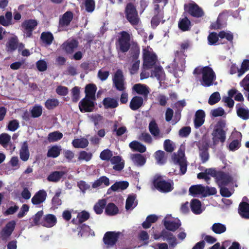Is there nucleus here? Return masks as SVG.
<instances>
[{"mask_svg": "<svg viewBox=\"0 0 249 249\" xmlns=\"http://www.w3.org/2000/svg\"><path fill=\"white\" fill-rule=\"evenodd\" d=\"M204 186L199 184L192 186L189 188V194L194 196H201L204 197Z\"/></svg>", "mask_w": 249, "mask_h": 249, "instance_id": "31", "label": "nucleus"}, {"mask_svg": "<svg viewBox=\"0 0 249 249\" xmlns=\"http://www.w3.org/2000/svg\"><path fill=\"white\" fill-rule=\"evenodd\" d=\"M40 38L44 44L50 45L53 40V36L50 32H43L41 35Z\"/></svg>", "mask_w": 249, "mask_h": 249, "instance_id": "50", "label": "nucleus"}, {"mask_svg": "<svg viewBox=\"0 0 249 249\" xmlns=\"http://www.w3.org/2000/svg\"><path fill=\"white\" fill-rule=\"evenodd\" d=\"M211 229L214 233L216 234H221L226 231V227L223 224L216 223L213 224Z\"/></svg>", "mask_w": 249, "mask_h": 249, "instance_id": "54", "label": "nucleus"}, {"mask_svg": "<svg viewBox=\"0 0 249 249\" xmlns=\"http://www.w3.org/2000/svg\"><path fill=\"white\" fill-rule=\"evenodd\" d=\"M190 26L191 22L186 17L181 19L178 22V27L183 31L188 30Z\"/></svg>", "mask_w": 249, "mask_h": 249, "instance_id": "55", "label": "nucleus"}, {"mask_svg": "<svg viewBox=\"0 0 249 249\" xmlns=\"http://www.w3.org/2000/svg\"><path fill=\"white\" fill-rule=\"evenodd\" d=\"M220 98L219 93L217 91L214 92L210 96L208 103L210 105H213L219 102Z\"/></svg>", "mask_w": 249, "mask_h": 249, "instance_id": "62", "label": "nucleus"}, {"mask_svg": "<svg viewBox=\"0 0 249 249\" xmlns=\"http://www.w3.org/2000/svg\"><path fill=\"white\" fill-rule=\"evenodd\" d=\"M241 141L239 139H234L231 141L228 146L229 150L234 151L238 149L241 146Z\"/></svg>", "mask_w": 249, "mask_h": 249, "instance_id": "61", "label": "nucleus"}, {"mask_svg": "<svg viewBox=\"0 0 249 249\" xmlns=\"http://www.w3.org/2000/svg\"><path fill=\"white\" fill-rule=\"evenodd\" d=\"M185 57L186 56L182 52L177 51L175 54L174 62L172 64V67L176 68V70L178 69L181 71H184L185 67Z\"/></svg>", "mask_w": 249, "mask_h": 249, "instance_id": "14", "label": "nucleus"}, {"mask_svg": "<svg viewBox=\"0 0 249 249\" xmlns=\"http://www.w3.org/2000/svg\"><path fill=\"white\" fill-rule=\"evenodd\" d=\"M113 85L119 91H124L126 89V83L124 81L123 72L118 70L112 78Z\"/></svg>", "mask_w": 249, "mask_h": 249, "instance_id": "9", "label": "nucleus"}, {"mask_svg": "<svg viewBox=\"0 0 249 249\" xmlns=\"http://www.w3.org/2000/svg\"><path fill=\"white\" fill-rule=\"evenodd\" d=\"M201 79L200 80L201 85L205 87H210L214 84L216 79L215 72L209 67H205L201 69Z\"/></svg>", "mask_w": 249, "mask_h": 249, "instance_id": "4", "label": "nucleus"}, {"mask_svg": "<svg viewBox=\"0 0 249 249\" xmlns=\"http://www.w3.org/2000/svg\"><path fill=\"white\" fill-rule=\"evenodd\" d=\"M163 17L162 9H160L159 5L154 6V16L152 18L151 24L153 28H156L160 23Z\"/></svg>", "mask_w": 249, "mask_h": 249, "instance_id": "18", "label": "nucleus"}, {"mask_svg": "<svg viewBox=\"0 0 249 249\" xmlns=\"http://www.w3.org/2000/svg\"><path fill=\"white\" fill-rule=\"evenodd\" d=\"M129 147L133 150L143 153L146 151V147L137 141H133L129 144Z\"/></svg>", "mask_w": 249, "mask_h": 249, "instance_id": "47", "label": "nucleus"}, {"mask_svg": "<svg viewBox=\"0 0 249 249\" xmlns=\"http://www.w3.org/2000/svg\"><path fill=\"white\" fill-rule=\"evenodd\" d=\"M190 207L192 212L196 214H199L202 213L204 209L202 207L201 202L196 199L192 200Z\"/></svg>", "mask_w": 249, "mask_h": 249, "instance_id": "27", "label": "nucleus"}, {"mask_svg": "<svg viewBox=\"0 0 249 249\" xmlns=\"http://www.w3.org/2000/svg\"><path fill=\"white\" fill-rule=\"evenodd\" d=\"M32 117L37 118L40 116L42 113V107L40 105L35 106L31 110Z\"/></svg>", "mask_w": 249, "mask_h": 249, "instance_id": "60", "label": "nucleus"}, {"mask_svg": "<svg viewBox=\"0 0 249 249\" xmlns=\"http://www.w3.org/2000/svg\"><path fill=\"white\" fill-rule=\"evenodd\" d=\"M73 18V14L71 12H66L60 18L59 28L63 29L68 26Z\"/></svg>", "mask_w": 249, "mask_h": 249, "instance_id": "23", "label": "nucleus"}, {"mask_svg": "<svg viewBox=\"0 0 249 249\" xmlns=\"http://www.w3.org/2000/svg\"><path fill=\"white\" fill-rule=\"evenodd\" d=\"M142 97L136 96L132 98L130 102L129 107L132 110H136L142 107L143 104Z\"/></svg>", "mask_w": 249, "mask_h": 249, "instance_id": "33", "label": "nucleus"}, {"mask_svg": "<svg viewBox=\"0 0 249 249\" xmlns=\"http://www.w3.org/2000/svg\"><path fill=\"white\" fill-rule=\"evenodd\" d=\"M92 157V154L91 152H88L86 151H81L79 152L78 160H84L85 161H89Z\"/></svg>", "mask_w": 249, "mask_h": 249, "instance_id": "59", "label": "nucleus"}, {"mask_svg": "<svg viewBox=\"0 0 249 249\" xmlns=\"http://www.w3.org/2000/svg\"><path fill=\"white\" fill-rule=\"evenodd\" d=\"M228 95L231 97H234V100L236 101L242 102L244 99L242 93L235 89H232L229 90Z\"/></svg>", "mask_w": 249, "mask_h": 249, "instance_id": "52", "label": "nucleus"}, {"mask_svg": "<svg viewBox=\"0 0 249 249\" xmlns=\"http://www.w3.org/2000/svg\"><path fill=\"white\" fill-rule=\"evenodd\" d=\"M61 151V147L58 145H54L50 147L47 152L48 157L55 158L59 156Z\"/></svg>", "mask_w": 249, "mask_h": 249, "instance_id": "45", "label": "nucleus"}, {"mask_svg": "<svg viewBox=\"0 0 249 249\" xmlns=\"http://www.w3.org/2000/svg\"><path fill=\"white\" fill-rule=\"evenodd\" d=\"M140 54V50L136 49L130 58V66L128 69L131 74L136 73L139 69L140 60L138 59Z\"/></svg>", "mask_w": 249, "mask_h": 249, "instance_id": "13", "label": "nucleus"}, {"mask_svg": "<svg viewBox=\"0 0 249 249\" xmlns=\"http://www.w3.org/2000/svg\"><path fill=\"white\" fill-rule=\"evenodd\" d=\"M72 144L75 148H84L88 145L89 142L87 139L81 138L73 140Z\"/></svg>", "mask_w": 249, "mask_h": 249, "instance_id": "44", "label": "nucleus"}, {"mask_svg": "<svg viewBox=\"0 0 249 249\" xmlns=\"http://www.w3.org/2000/svg\"><path fill=\"white\" fill-rule=\"evenodd\" d=\"M136 198V196L135 195L132 194L128 196L125 204L126 210H132L137 205V201Z\"/></svg>", "mask_w": 249, "mask_h": 249, "instance_id": "41", "label": "nucleus"}, {"mask_svg": "<svg viewBox=\"0 0 249 249\" xmlns=\"http://www.w3.org/2000/svg\"><path fill=\"white\" fill-rule=\"evenodd\" d=\"M164 152L163 151H157L155 154V159L159 164H163L165 161Z\"/></svg>", "mask_w": 249, "mask_h": 249, "instance_id": "63", "label": "nucleus"}, {"mask_svg": "<svg viewBox=\"0 0 249 249\" xmlns=\"http://www.w3.org/2000/svg\"><path fill=\"white\" fill-rule=\"evenodd\" d=\"M142 57L144 69H152L159 63L157 55L149 46L143 48Z\"/></svg>", "mask_w": 249, "mask_h": 249, "instance_id": "3", "label": "nucleus"}, {"mask_svg": "<svg viewBox=\"0 0 249 249\" xmlns=\"http://www.w3.org/2000/svg\"><path fill=\"white\" fill-rule=\"evenodd\" d=\"M236 179L229 173L218 171L215 181L218 186L232 185L235 182Z\"/></svg>", "mask_w": 249, "mask_h": 249, "instance_id": "6", "label": "nucleus"}, {"mask_svg": "<svg viewBox=\"0 0 249 249\" xmlns=\"http://www.w3.org/2000/svg\"><path fill=\"white\" fill-rule=\"evenodd\" d=\"M120 36L116 42L117 49L122 53L127 52L130 48V35L125 31L119 33Z\"/></svg>", "mask_w": 249, "mask_h": 249, "instance_id": "5", "label": "nucleus"}, {"mask_svg": "<svg viewBox=\"0 0 249 249\" xmlns=\"http://www.w3.org/2000/svg\"><path fill=\"white\" fill-rule=\"evenodd\" d=\"M163 224L167 230L172 231H176L181 225L179 219L175 218L169 214L167 215L164 218Z\"/></svg>", "mask_w": 249, "mask_h": 249, "instance_id": "12", "label": "nucleus"}, {"mask_svg": "<svg viewBox=\"0 0 249 249\" xmlns=\"http://www.w3.org/2000/svg\"><path fill=\"white\" fill-rule=\"evenodd\" d=\"M63 134L58 131L50 133L48 136V141L50 142H53L61 140L63 137Z\"/></svg>", "mask_w": 249, "mask_h": 249, "instance_id": "48", "label": "nucleus"}, {"mask_svg": "<svg viewBox=\"0 0 249 249\" xmlns=\"http://www.w3.org/2000/svg\"><path fill=\"white\" fill-rule=\"evenodd\" d=\"M128 185L127 181L116 182L108 189L107 192L109 193L111 191L115 192L124 190L127 188Z\"/></svg>", "mask_w": 249, "mask_h": 249, "instance_id": "39", "label": "nucleus"}, {"mask_svg": "<svg viewBox=\"0 0 249 249\" xmlns=\"http://www.w3.org/2000/svg\"><path fill=\"white\" fill-rule=\"evenodd\" d=\"M106 205V201L105 199H101L94 205V210L97 214H101L103 213V209Z\"/></svg>", "mask_w": 249, "mask_h": 249, "instance_id": "56", "label": "nucleus"}, {"mask_svg": "<svg viewBox=\"0 0 249 249\" xmlns=\"http://www.w3.org/2000/svg\"><path fill=\"white\" fill-rule=\"evenodd\" d=\"M16 226L14 220L9 221L1 230L0 233V238L3 240H7L11 235Z\"/></svg>", "mask_w": 249, "mask_h": 249, "instance_id": "17", "label": "nucleus"}, {"mask_svg": "<svg viewBox=\"0 0 249 249\" xmlns=\"http://www.w3.org/2000/svg\"><path fill=\"white\" fill-rule=\"evenodd\" d=\"M172 160L175 164L179 166L180 172L182 175H184L186 172L187 166L184 152L179 149L177 153L173 154Z\"/></svg>", "mask_w": 249, "mask_h": 249, "instance_id": "7", "label": "nucleus"}, {"mask_svg": "<svg viewBox=\"0 0 249 249\" xmlns=\"http://www.w3.org/2000/svg\"><path fill=\"white\" fill-rule=\"evenodd\" d=\"M205 113L203 110H197L195 114L194 125L196 128L200 127L204 123Z\"/></svg>", "mask_w": 249, "mask_h": 249, "instance_id": "25", "label": "nucleus"}, {"mask_svg": "<svg viewBox=\"0 0 249 249\" xmlns=\"http://www.w3.org/2000/svg\"><path fill=\"white\" fill-rule=\"evenodd\" d=\"M122 234L120 232L108 231L104 235V243L108 246H112Z\"/></svg>", "mask_w": 249, "mask_h": 249, "instance_id": "16", "label": "nucleus"}, {"mask_svg": "<svg viewBox=\"0 0 249 249\" xmlns=\"http://www.w3.org/2000/svg\"><path fill=\"white\" fill-rule=\"evenodd\" d=\"M154 70L151 72V76H154L159 81H162L164 79L165 74L162 68L157 64L153 67Z\"/></svg>", "mask_w": 249, "mask_h": 249, "instance_id": "30", "label": "nucleus"}, {"mask_svg": "<svg viewBox=\"0 0 249 249\" xmlns=\"http://www.w3.org/2000/svg\"><path fill=\"white\" fill-rule=\"evenodd\" d=\"M37 25L36 20L34 19H29L24 21L21 25L24 36L27 37H31L32 35L33 31L35 30Z\"/></svg>", "mask_w": 249, "mask_h": 249, "instance_id": "15", "label": "nucleus"}, {"mask_svg": "<svg viewBox=\"0 0 249 249\" xmlns=\"http://www.w3.org/2000/svg\"><path fill=\"white\" fill-rule=\"evenodd\" d=\"M158 219L157 215L151 214L148 215L146 220L142 223V226L144 229H148L150 227L151 224L156 222Z\"/></svg>", "mask_w": 249, "mask_h": 249, "instance_id": "51", "label": "nucleus"}, {"mask_svg": "<svg viewBox=\"0 0 249 249\" xmlns=\"http://www.w3.org/2000/svg\"><path fill=\"white\" fill-rule=\"evenodd\" d=\"M130 157L134 164L138 166H143L146 162V159L140 154H132Z\"/></svg>", "mask_w": 249, "mask_h": 249, "instance_id": "40", "label": "nucleus"}, {"mask_svg": "<svg viewBox=\"0 0 249 249\" xmlns=\"http://www.w3.org/2000/svg\"><path fill=\"white\" fill-rule=\"evenodd\" d=\"M226 122L224 120L218 121L214 126L212 133L213 145L215 146L219 142L224 143L226 139Z\"/></svg>", "mask_w": 249, "mask_h": 249, "instance_id": "2", "label": "nucleus"}, {"mask_svg": "<svg viewBox=\"0 0 249 249\" xmlns=\"http://www.w3.org/2000/svg\"><path fill=\"white\" fill-rule=\"evenodd\" d=\"M6 50L8 52H13L15 51L18 46V38L13 35L9 37L6 43Z\"/></svg>", "mask_w": 249, "mask_h": 249, "instance_id": "22", "label": "nucleus"}, {"mask_svg": "<svg viewBox=\"0 0 249 249\" xmlns=\"http://www.w3.org/2000/svg\"><path fill=\"white\" fill-rule=\"evenodd\" d=\"M111 163L113 164V169L116 171H121L124 167V163L121 157L114 156L110 159Z\"/></svg>", "mask_w": 249, "mask_h": 249, "instance_id": "29", "label": "nucleus"}, {"mask_svg": "<svg viewBox=\"0 0 249 249\" xmlns=\"http://www.w3.org/2000/svg\"><path fill=\"white\" fill-rule=\"evenodd\" d=\"M59 103L57 99H49L45 102V106L48 109H52L58 106Z\"/></svg>", "mask_w": 249, "mask_h": 249, "instance_id": "58", "label": "nucleus"}, {"mask_svg": "<svg viewBox=\"0 0 249 249\" xmlns=\"http://www.w3.org/2000/svg\"><path fill=\"white\" fill-rule=\"evenodd\" d=\"M11 136L6 133H2L0 135V144L4 148H7L10 144V149L11 151H13L15 148V146H13L11 144Z\"/></svg>", "mask_w": 249, "mask_h": 249, "instance_id": "38", "label": "nucleus"}, {"mask_svg": "<svg viewBox=\"0 0 249 249\" xmlns=\"http://www.w3.org/2000/svg\"><path fill=\"white\" fill-rule=\"evenodd\" d=\"M241 87L248 91H249V73L240 82Z\"/></svg>", "mask_w": 249, "mask_h": 249, "instance_id": "64", "label": "nucleus"}, {"mask_svg": "<svg viewBox=\"0 0 249 249\" xmlns=\"http://www.w3.org/2000/svg\"><path fill=\"white\" fill-rule=\"evenodd\" d=\"M125 14L127 19L134 26L138 25L140 19L136 8L132 3H128L125 8Z\"/></svg>", "mask_w": 249, "mask_h": 249, "instance_id": "8", "label": "nucleus"}, {"mask_svg": "<svg viewBox=\"0 0 249 249\" xmlns=\"http://www.w3.org/2000/svg\"><path fill=\"white\" fill-rule=\"evenodd\" d=\"M105 212L107 215H113L118 213V209L115 204L110 203L107 205Z\"/></svg>", "mask_w": 249, "mask_h": 249, "instance_id": "57", "label": "nucleus"}, {"mask_svg": "<svg viewBox=\"0 0 249 249\" xmlns=\"http://www.w3.org/2000/svg\"><path fill=\"white\" fill-rule=\"evenodd\" d=\"M47 196L46 192L43 190H39L32 198V202L34 205H38L43 203Z\"/></svg>", "mask_w": 249, "mask_h": 249, "instance_id": "26", "label": "nucleus"}, {"mask_svg": "<svg viewBox=\"0 0 249 249\" xmlns=\"http://www.w3.org/2000/svg\"><path fill=\"white\" fill-rule=\"evenodd\" d=\"M237 114L238 116L244 120L249 118V110L244 107L241 104H237L236 106Z\"/></svg>", "mask_w": 249, "mask_h": 249, "instance_id": "35", "label": "nucleus"}, {"mask_svg": "<svg viewBox=\"0 0 249 249\" xmlns=\"http://www.w3.org/2000/svg\"><path fill=\"white\" fill-rule=\"evenodd\" d=\"M218 37L221 38H226L230 41H232L233 39V35L229 31H221L218 34V35L215 33H212L208 37L209 44L211 45L215 44L218 41Z\"/></svg>", "mask_w": 249, "mask_h": 249, "instance_id": "11", "label": "nucleus"}, {"mask_svg": "<svg viewBox=\"0 0 249 249\" xmlns=\"http://www.w3.org/2000/svg\"><path fill=\"white\" fill-rule=\"evenodd\" d=\"M56 223V217L53 214H48L43 217L41 225L47 228H51L54 226Z\"/></svg>", "mask_w": 249, "mask_h": 249, "instance_id": "21", "label": "nucleus"}, {"mask_svg": "<svg viewBox=\"0 0 249 249\" xmlns=\"http://www.w3.org/2000/svg\"><path fill=\"white\" fill-rule=\"evenodd\" d=\"M65 174V172L63 171H54L48 177L47 179L50 181L57 182L62 178Z\"/></svg>", "mask_w": 249, "mask_h": 249, "instance_id": "49", "label": "nucleus"}, {"mask_svg": "<svg viewBox=\"0 0 249 249\" xmlns=\"http://www.w3.org/2000/svg\"><path fill=\"white\" fill-rule=\"evenodd\" d=\"M97 90L95 85L89 84L85 88L86 97L79 104V107L82 112H91L93 110L95 99V93Z\"/></svg>", "mask_w": 249, "mask_h": 249, "instance_id": "1", "label": "nucleus"}, {"mask_svg": "<svg viewBox=\"0 0 249 249\" xmlns=\"http://www.w3.org/2000/svg\"><path fill=\"white\" fill-rule=\"evenodd\" d=\"M149 129L151 134L156 139H160L163 137L160 133V129L155 121H152L149 123Z\"/></svg>", "mask_w": 249, "mask_h": 249, "instance_id": "36", "label": "nucleus"}, {"mask_svg": "<svg viewBox=\"0 0 249 249\" xmlns=\"http://www.w3.org/2000/svg\"><path fill=\"white\" fill-rule=\"evenodd\" d=\"M109 184V178L106 176H102L92 183V187L93 188L104 187L108 186Z\"/></svg>", "mask_w": 249, "mask_h": 249, "instance_id": "34", "label": "nucleus"}, {"mask_svg": "<svg viewBox=\"0 0 249 249\" xmlns=\"http://www.w3.org/2000/svg\"><path fill=\"white\" fill-rule=\"evenodd\" d=\"M12 13L7 12L5 16H0V24L4 26H8L12 24Z\"/></svg>", "mask_w": 249, "mask_h": 249, "instance_id": "46", "label": "nucleus"}, {"mask_svg": "<svg viewBox=\"0 0 249 249\" xmlns=\"http://www.w3.org/2000/svg\"><path fill=\"white\" fill-rule=\"evenodd\" d=\"M133 89L138 94L142 95L143 98L146 99L150 92L149 88L145 85L142 84H136L133 87Z\"/></svg>", "mask_w": 249, "mask_h": 249, "instance_id": "20", "label": "nucleus"}, {"mask_svg": "<svg viewBox=\"0 0 249 249\" xmlns=\"http://www.w3.org/2000/svg\"><path fill=\"white\" fill-rule=\"evenodd\" d=\"M163 240H167L169 242L170 246L173 247L176 246L177 244L176 238L171 232L166 230H163L160 234Z\"/></svg>", "mask_w": 249, "mask_h": 249, "instance_id": "28", "label": "nucleus"}, {"mask_svg": "<svg viewBox=\"0 0 249 249\" xmlns=\"http://www.w3.org/2000/svg\"><path fill=\"white\" fill-rule=\"evenodd\" d=\"M209 138L206 135H204L199 140L196 145L199 150H208L209 147Z\"/></svg>", "mask_w": 249, "mask_h": 249, "instance_id": "42", "label": "nucleus"}, {"mask_svg": "<svg viewBox=\"0 0 249 249\" xmlns=\"http://www.w3.org/2000/svg\"><path fill=\"white\" fill-rule=\"evenodd\" d=\"M248 71H249V59H244L241 63L240 68L238 70V76L241 77Z\"/></svg>", "mask_w": 249, "mask_h": 249, "instance_id": "53", "label": "nucleus"}, {"mask_svg": "<svg viewBox=\"0 0 249 249\" xmlns=\"http://www.w3.org/2000/svg\"><path fill=\"white\" fill-rule=\"evenodd\" d=\"M19 156L20 159L23 161H26L28 160L30 157V152L27 142H24L22 144L19 150Z\"/></svg>", "mask_w": 249, "mask_h": 249, "instance_id": "32", "label": "nucleus"}, {"mask_svg": "<svg viewBox=\"0 0 249 249\" xmlns=\"http://www.w3.org/2000/svg\"><path fill=\"white\" fill-rule=\"evenodd\" d=\"M153 184L155 188L161 192H169L173 190L174 188V183L173 181L171 180L166 181L158 178L154 180Z\"/></svg>", "mask_w": 249, "mask_h": 249, "instance_id": "10", "label": "nucleus"}, {"mask_svg": "<svg viewBox=\"0 0 249 249\" xmlns=\"http://www.w3.org/2000/svg\"><path fill=\"white\" fill-rule=\"evenodd\" d=\"M185 8L188 11L189 13L196 18L201 17L204 15L202 9L195 3H191L185 5Z\"/></svg>", "mask_w": 249, "mask_h": 249, "instance_id": "19", "label": "nucleus"}, {"mask_svg": "<svg viewBox=\"0 0 249 249\" xmlns=\"http://www.w3.org/2000/svg\"><path fill=\"white\" fill-rule=\"evenodd\" d=\"M239 214L244 218H249V204L246 202H241L239 206Z\"/></svg>", "mask_w": 249, "mask_h": 249, "instance_id": "37", "label": "nucleus"}, {"mask_svg": "<svg viewBox=\"0 0 249 249\" xmlns=\"http://www.w3.org/2000/svg\"><path fill=\"white\" fill-rule=\"evenodd\" d=\"M103 104L106 108H114L118 106L117 100L110 97L105 98L103 101Z\"/></svg>", "mask_w": 249, "mask_h": 249, "instance_id": "43", "label": "nucleus"}, {"mask_svg": "<svg viewBox=\"0 0 249 249\" xmlns=\"http://www.w3.org/2000/svg\"><path fill=\"white\" fill-rule=\"evenodd\" d=\"M77 46L78 42L75 40L69 39L62 44V48L67 53H71Z\"/></svg>", "mask_w": 249, "mask_h": 249, "instance_id": "24", "label": "nucleus"}]
</instances>
